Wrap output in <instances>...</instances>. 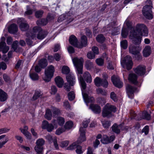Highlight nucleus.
Here are the masks:
<instances>
[{"mask_svg": "<svg viewBox=\"0 0 154 154\" xmlns=\"http://www.w3.org/2000/svg\"><path fill=\"white\" fill-rule=\"evenodd\" d=\"M143 56L146 57L150 55L151 53V48L149 45L146 46L143 50Z\"/></svg>", "mask_w": 154, "mask_h": 154, "instance_id": "6ab92c4d", "label": "nucleus"}, {"mask_svg": "<svg viewBox=\"0 0 154 154\" xmlns=\"http://www.w3.org/2000/svg\"><path fill=\"white\" fill-rule=\"evenodd\" d=\"M37 24L38 25H45L47 23V21L45 19H42L40 20H38L37 21Z\"/></svg>", "mask_w": 154, "mask_h": 154, "instance_id": "a18cd8bd", "label": "nucleus"}, {"mask_svg": "<svg viewBox=\"0 0 154 154\" xmlns=\"http://www.w3.org/2000/svg\"><path fill=\"white\" fill-rule=\"evenodd\" d=\"M38 64L42 68L45 67L48 64L47 60L45 59L41 60L39 62Z\"/></svg>", "mask_w": 154, "mask_h": 154, "instance_id": "2f4dec72", "label": "nucleus"}, {"mask_svg": "<svg viewBox=\"0 0 154 154\" xmlns=\"http://www.w3.org/2000/svg\"><path fill=\"white\" fill-rule=\"evenodd\" d=\"M121 45L124 49H126L128 47V42L126 40H124L121 42Z\"/></svg>", "mask_w": 154, "mask_h": 154, "instance_id": "49530a36", "label": "nucleus"}, {"mask_svg": "<svg viewBox=\"0 0 154 154\" xmlns=\"http://www.w3.org/2000/svg\"><path fill=\"white\" fill-rule=\"evenodd\" d=\"M55 71L54 67L52 65L48 66L45 70V75L43 79L45 82H49L53 77Z\"/></svg>", "mask_w": 154, "mask_h": 154, "instance_id": "0eeeda50", "label": "nucleus"}, {"mask_svg": "<svg viewBox=\"0 0 154 154\" xmlns=\"http://www.w3.org/2000/svg\"><path fill=\"white\" fill-rule=\"evenodd\" d=\"M68 97L69 100H73L75 97L74 92L73 91H71L68 94Z\"/></svg>", "mask_w": 154, "mask_h": 154, "instance_id": "09e8293b", "label": "nucleus"}, {"mask_svg": "<svg viewBox=\"0 0 154 154\" xmlns=\"http://www.w3.org/2000/svg\"><path fill=\"white\" fill-rule=\"evenodd\" d=\"M108 82L105 79H102V85L101 86L104 87L106 88L108 86Z\"/></svg>", "mask_w": 154, "mask_h": 154, "instance_id": "774afa93", "label": "nucleus"}, {"mask_svg": "<svg viewBox=\"0 0 154 154\" xmlns=\"http://www.w3.org/2000/svg\"><path fill=\"white\" fill-rule=\"evenodd\" d=\"M76 148L77 149L76 150V152L77 154H80L83 152L84 150H82L81 146L77 145Z\"/></svg>", "mask_w": 154, "mask_h": 154, "instance_id": "5fc2aeb1", "label": "nucleus"}, {"mask_svg": "<svg viewBox=\"0 0 154 154\" xmlns=\"http://www.w3.org/2000/svg\"><path fill=\"white\" fill-rule=\"evenodd\" d=\"M101 142L103 144H106L110 143L109 137L106 135H103L101 140Z\"/></svg>", "mask_w": 154, "mask_h": 154, "instance_id": "473e14b6", "label": "nucleus"}, {"mask_svg": "<svg viewBox=\"0 0 154 154\" xmlns=\"http://www.w3.org/2000/svg\"><path fill=\"white\" fill-rule=\"evenodd\" d=\"M73 125V122L72 121H69L66 122L64 127L66 129H69L72 127Z\"/></svg>", "mask_w": 154, "mask_h": 154, "instance_id": "e433bc0d", "label": "nucleus"}, {"mask_svg": "<svg viewBox=\"0 0 154 154\" xmlns=\"http://www.w3.org/2000/svg\"><path fill=\"white\" fill-rule=\"evenodd\" d=\"M65 131L64 128H59L56 131L55 134L57 135H59Z\"/></svg>", "mask_w": 154, "mask_h": 154, "instance_id": "bf43d9fd", "label": "nucleus"}, {"mask_svg": "<svg viewBox=\"0 0 154 154\" xmlns=\"http://www.w3.org/2000/svg\"><path fill=\"white\" fill-rule=\"evenodd\" d=\"M116 111V107L110 103H107L104 106L102 111V115L104 117H110L113 116L112 112Z\"/></svg>", "mask_w": 154, "mask_h": 154, "instance_id": "7ed1b4c3", "label": "nucleus"}, {"mask_svg": "<svg viewBox=\"0 0 154 154\" xmlns=\"http://www.w3.org/2000/svg\"><path fill=\"white\" fill-rule=\"evenodd\" d=\"M9 49L8 47L6 45L5 42H1L0 43V51H2L3 53H6Z\"/></svg>", "mask_w": 154, "mask_h": 154, "instance_id": "f3484780", "label": "nucleus"}, {"mask_svg": "<svg viewBox=\"0 0 154 154\" xmlns=\"http://www.w3.org/2000/svg\"><path fill=\"white\" fill-rule=\"evenodd\" d=\"M126 89L128 97L131 99L133 98L134 93L138 91L136 88L129 84L127 85Z\"/></svg>", "mask_w": 154, "mask_h": 154, "instance_id": "9b49d317", "label": "nucleus"}, {"mask_svg": "<svg viewBox=\"0 0 154 154\" xmlns=\"http://www.w3.org/2000/svg\"><path fill=\"white\" fill-rule=\"evenodd\" d=\"M134 72L138 75L143 76L144 75L146 72L145 66L143 65H139L134 69Z\"/></svg>", "mask_w": 154, "mask_h": 154, "instance_id": "ddd939ff", "label": "nucleus"}, {"mask_svg": "<svg viewBox=\"0 0 154 154\" xmlns=\"http://www.w3.org/2000/svg\"><path fill=\"white\" fill-rule=\"evenodd\" d=\"M17 23L19 24V28L22 31H25L28 29L29 28V25L23 18H19L17 20Z\"/></svg>", "mask_w": 154, "mask_h": 154, "instance_id": "f8f14e48", "label": "nucleus"}, {"mask_svg": "<svg viewBox=\"0 0 154 154\" xmlns=\"http://www.w3.org/2000/svg\"><path fill=\"white\" fill-rule=\"evenodd\" d=\"M148 34V30L146 26L144 24H138L136 26L135 30L131 32L130 37L133 43L139 45L141 42L143 36H147Z\"/></svg>", "mask_w": 154, "mask_h": 154, "instance_id": "f257e3e1", "label": "nucleus"}, {"mask_svg": "<svg viewBox=\"0 0 154 154\" xmlns=\"http://www.w3.org/2000/svg\"><path fill=\"white\" fill-rule=\"evenodd\" d=\"M51 110L52 112L53 116L54 117H56L61 114L60 110L57 108L52 107L51 108Z\"/></svg>", "mask_w": 154, "mask_h": 154, "instance_id": "393cba45", "label": "nucleus"}, {"mask_svg": "<svg viewBox=\"0 0 154 154\" xmlns=\"http://www.w3.org/2000/svg\"><path fill=\"white\" fill-rule=\"evenodd\" d=\"M42 95V93L41 91H36L32 97V99L33 100H35L37 99Z\"/></svg>", "mask_w": 154, "mask_h": 154, "instance_id": "f704fd0d", "label": "nucleus"}, {"mask_svg": "<svg viewBox=\"0 0 154 154\" xmlns=\"http://www.w3.org/2000/svg\"><path fill=\"white\" fill-rule=\"evenodd\" d=\"M77 143L75 142L73 143L72 145H70L69 147L68 148V149H73L76 148L77 145Z\"/></svg>", "mask_w": 154, "mask_h": 154, "instance_id": "0e129e2a", "label": "nucleus"}, {"mask_svg": "<svg viewBox=\"0 0 154 154\" xmlns=\"http://www.w3.org/2000/svg\"><path fill=\"white\" fill-rule=\"evenodd\" d=\"M35 143L37 145L43 146L45 143V141L42 138L39 139L36 141Z\"/></svg>", "mask_w": 154, "mask_h": 154, "instance_id": "c03bdc74", "label": "nucleus"}, {"mask_svg": "<svg viewBox=\"0 0 154 154\" xmlns=\"http://www.w3.org/2000/svg\"><path fill=\"white\" fill-rule=\"evenodd\" d=\"M10 130L9 129L7 128H2L0 129V134L4 133H5L8 132Z\"/></svg>", "mask_w": 154, "mask_h": 154, "instance_id": "69168bd1", "label": "nucleus"}, {"mask_svg": "<svg viewBox=\"0 0 154 154\" xmlns=\"http://www.w3.org/2000/svg\"><path fill=\"white\" fill-rule=\"evenodd\" d=\"M87 57L88 58L90 59H93L95 58V54L91 52L88 53L87 54Z\"/></svg>", "mask_w": 154, "mask_h": 154, "instance_id": "6e6d98bb", "label": "nucleus"}, {"mask_svg": "<svg viewBox=\"0 0 154 154\" xmlns=\"http://www.w3.org/2000/svg\"><path fill=\"white\" fill-rule=\"evenodd\" d=\"M30 33H31V32H27L26 33V36L27 38L26 39V42L27 44L29 45H31L32 44V41L29 39L30 38H32L31 37V34Z\"/></svg>", "mask_w": 154, "mask_h": 154, "instance_id": "c756f323", "label": "nucleus"}, {"mask_svg": "<svg viewBox=\"0 0 154 154\" xmlns=\"http://www.w3.org/2000/svg\"><path fill=\"white\" fill-rule=\"evenodd\" d=\"M28 129V126H25L23 128H20V130L21 131V132L23 133L26 132H28L27 130Z\"/></svg>", "mask_w": 154, "mask_h": 154, "instance_id": "338daca9", "label": "nucleus"}, {"mask_svg": "<svg viewBox=\"0 0 154 154\" xmlns=\"http://www.w3.org/2000/svg\"><path fill=\"white\" fill-rule=\"evenodd\" d=\"M8 30V32L10 33H15L18 30V27L16 24H12L9 27Z\"/></svg>", "mask_w": 154, "mask_h": 154, "instance_id": "5701e85b", "label": "nucleus"}, {"mask_svg": "<svg viewBox=\"0 0 154 154\" xmlns=\"http://www.w3.org/2000/svg\"><path fill=\"white\" fill-rule=\"evenodd\" d=\"M70 71L69 68L66 66H63L62 68V72L63 74H67Z\"/></svg>", "mask_w": 154, "mask_h": 154, "instance_id": "ea45409f", "label": "nucleus"}, {"mask_svg": "<svg viewBox=\"0 0 154 154\" xmlns=\"http://www.w3.org/2000/svg\"><path fill=\"white\" fill-rule=\"evenodd\" d=\"M142 115L143 117V118L147 120H149L150 119V116L149 114L146 111L143 112Z\"/></svg>", "mask_w": 154, "mask_h": 154, "instance_id": "8fccbe9b", "label": "nucleus"}, {"mask_svg": "<svg viewBox=\"0 0 154 154\" xmlns=\"http://www.w3.org/2000/svg\"><path fill=\"white\" fill-rule=\"evenodd\" d=\"M121 64L123 67L125 65L127 69L128 70L130 69L133 64L131 57L128 55L127 56L124 60L121 61Z\"/></svg>", "mask_w": 154, "mask_h": 154, "instance_id": "9d476101", "label": "nucleus"}, {"mask_svg": "<svg viewBox=\"0 0 154 154\" xmlns=\"http://www.w3.org/2000/svg\"><path fill=\"white\" fill-rule=\"evenodd\" d=\"M69 143V141L67 140L63 141L61 143L60 146L62 147H64L67 146Z\"/></svg>", "mask_w": 154, "mask_h": 154, "instance_id": "13d9d810", "label": "nucleus"}, {"mask_svg": "<svg viewBox=\"0 0 154 154\" xmlns=\"http://www.w3.org/2000/svg\"><path fill=\"white\" fill-rule=\"evenodd\" d=\"M142 132L144 133L145 135L148 134L149 131V127L147 125L146 126L142 129Z\"/></svg>", "mask_w": 154, "mask_h": 154, "instance_id": "052dcab7", "label": "nucleus"}, {"mask_svg": "<svg viewBox=\"0 0 154 154\" xmlns=\"http://www.w3.org/2000/svg\"><path fill=\"white\" fill-rule=\"evenodd\" d=\"M34 70L32 69L29 72V76L31 79L33 80H37L38 79L39 77L37 74L33 71Z\"/></svg>", "mask_w": 154, "mask_h": 154, "instance_id": "b1692460", "label": "nucleus"}, {"mask_svg": "<svg viewBox=\"0 0 154 154\" xmlns=\"http://www.w3.org/2000/svg\"><path fill=\"white\" fill-rule=\"evenodd\" d=\"M83 77L87 82L90 83L92 81L91 75L88 72H86L83 75Z\"/></svg>", "mask_w": 154, "mask_h": 154, "instance_id": "aec40b11", "label": "nucleus"}, {"mask_svg": "<svg viewBox=\"0 0 154 154\" xmlns=\"http://www.w3.org/2000/svg\"><path fill=\"white\" fill-rule=\"evenodd\" d=\"M111 80L115 86L119 88L122 87V83L120 81L119 77L113 75L111 77Z\"/></svg>", "mask_w": 154, "mask_h": 154, "instance_id": "2eb2a0df", "label": "nucleus"}, {"mask_svg": "<svg viewBox=\"0 0 154 154\" xmlns=\"http://www.w3.org/2000/svg\"><path fill=\"white\" fill-rule=\"evenodd\" d=\"M97 63L99 66L102 65L104 63L103 60L101 58L97 59L96 60Z\"/></svg>", "mask_w": 154, "mask_h": 154, "instance_id": "4d7b16f0", "label": "nucleus"}, {"mask_svg": "<svg viewBox=\"0 0 154 154\" xmlns=\"http://www.w3.org/2000/svg\"><path fill=\"white\" fill-rule=\"evenodd\" d=\"M83 97L86 103H88L92 101L94 99L93 97H89L87 94L85 93H82Z\"/></svg>", "mask_w": 154, "mask_h": 154, "instance_id": "cd10ccee", "label": "nucleus"}, {"mask_svg": "<svg viewBox=\"0 0 154 154\" xmlns=\"http://www.w3.org/2000/svg\"><path fill=\"white\" fill-rule=\"evenodd\" d=\"M7 94L2 89H0V100L1 101H5L8 98Z\"/></svg>", "mask_w": 154, "mask_h": 154, "instance_id": "a878e982", "label": "nucleus"}, {"mask_svg": "<svg viewBox=\"0 0 154 154\" xmlns=\"http://www.w3.org/2000/svg\"><path fill=\"white\" fill-rule=\"evenodd\" d=\"M111 98L114 101H116L117 100V98L116 95L114 92H112L110 95Z\"/></svg>", "mask_w": 154, "mask_h": 154, "instance_id": "864d4df0", "label": "nucleus"}, {"mask_svg": "<svg viewBox=\"0 0 154 154\" xmlns=\"http://www.w3.org/2000/svg\"><path fill=\"white\" fill-rule=\"evenodd\" d=\"M121 125H118L116 124H114L112 127V131L116 134H119L120 132Z\"/></svg>", "mask_w": 154, "mask_h": 154, "instance_id": "bb28decb", "label": "nucleus"}, {"mask_svg": "<svg viewBox=\"0 0 154 154\" xmlns=\"http://www.w3.org/2000/svg\"><path fill=\"white\" fill-rule=\"evenodd\" d=\"M80 132V137L77 141V143L80 144L86 140L85 136V129L81 127L79 129Z\"/></svg>", "mask_w": 154, "mask_h": 154, "instance_id": "4468645a", "label": "nucleus"}, {"mask_svg": "<svg viewBox=\"0 0 154 154\" xmlns=\"http://www.w3.org/2000/svg\"><path fill=\"white\" fill-rule=\"evenodd\" d=\"M44 13V11L41 10L36 11L35 12V16L37 18H39L42 17Z\"/></svg>", "mask_w": 154, "mask_h": 154, "instance_id": "4c0bfd02", "label": "nucleus"}, {"mask_svg": "<svg viewBox=\"0 0 154 154\" xmlns=\"http://www.w3.org/2000/svg\"><path fill=\"white\" fill-rule=\"evenodd\" d=\"M98 103L101 104L102 105H104L106 103V99L104 98L99 97L97 99Z\"/></svg>", "mask_w": 154, "mask_h": 154, "instance_id": "de8ad7c7", "label": "nucleus"}, {"mask_svg": "<svg viewBox=\"0 0 154 154\" xmlns=\"http://www.w3.org/2000/svg\"><path fill=\"white\" fill-rule=\"evenodd\" d=\"M129 51L130 53L135 55H137V59H141L142 57L140 54L141 48L139 46H135L134 45H131L129 47Z\"/></svg>", "mask_w": 154, "mask_h": 154, "instance_id": "1a4fd4ad", "label": "nucleus"}, {"mask_svg": "<svg viewBox=\"0 0 154 154\" xmlns=\"http://www.w3.org/2000/svg\"><path fill=\"white\" fill-rule=\"evenodd\" d=\"M63 106L67 109H70V106L67 101H65L63 102Z\"/></svg>", "mask_w": 154, "mask_h": 154, "instance_id": "e2e57ef3", "label": "nucleus"}, {"mask_svg": "<svg viewBox=\"0 0 154 154\" xmlns=\"http://www.w3.org/2000/svg\"><path fill=\"white\" fill-rule=\"evenodd\" d=\"M146 2L149 3V5H146L143 7L142 10L143 14L146 18L149 19H151L153 18L152 11V6L151 5L152 2L149 0H147Z\"/></svg>", "mask_w": 154, "mask_h": 154, "instance_id": "39448f33", "label": "nucleus"}, {"mask_svg": "<svg viewBox=\"0 0 154 154\" xmlns=\"http://www.w3.org/2000/svg\"><path fill=\"white\" fill-rule=\"evenodd\" d=\"M66 79L70 86H73L75 84V79L74 76L73 74H69L67 75Z\"/></svg>", "mask_w": 154, "mask_h": 154, "instance_id": "a211bd4d", "label": "nucleus"}, {"mask_svg": "<svg viewBox=\"0 0 154 154\" xmlns=\"http://www.w3.org/2000/svg\"><path fill=\"white\" fill-rule=\"evenodd\" d=\"M128 31L127 29L125 28H123L122 29V36L124 38H125L128 35Z\"/></svg>", "mask_w": 154, "mask_h": 154, "instance_id": "3c124183", "label": "nucleus"}, {"mask_svg": "<svg viewBox=\"0 0 154 154\" xmlns=\"http://www.w3.org/2000/svg\"><path fill=\"white\" fill-rule=\"evenodd\" d=\"M90 122V120L89 119H86L84 120L82 123V125L83 126V128L82 127V128H86L88 127V124Z\"/></svg>", "mask_w": 154, "mask_h": 154, "instance_id": "603ef678", "label": "nucleus"}, {"mask_svg": "<svg viewBox=\"0 0 154 154\" xmlns=\"http://www.w3.org/2000/svg\"><path fill=\"white\" fill-rule=\"evenodd\" d=\"M79 80L82 88L84 90L86 88V85L85 81L82 76H80Z\"/></svg>", "mask_w": 154, "mask_h": 154, "instance_id": "58836bf2", "label": "nucleus"}, {"mask_svg": "<svg viewBox=\"0 0 154 154\" xmlns=\"http://www.w3.org/2000/svg\"><path fill=\"white\" fill-rule=\"evenodd\" d=\"M56 122L57 123V125H58L60 126L63 125L65 123V120L64 118L61 117H58L57 118V120H56Z\"/></svg>", "mask_w": 154, "mask_h": 154, "instance_id": "7c9ffc66", "label": "nucleus"}, {"mask_svg": "<svg viewBox=\"0 0 154 154\" xmlns=\"http://www.w3.org/2000/svg\"><path fill=\"white\" fill-rule=\"evenodd\" d=\"M55 81L58 87L61 88L62 87L64 81L62 78L59 76H57L55 78Z\"/></svg>", "mask_w": 154, "mask_h": 154, "instance_id": "4be33fe9", "label": "nucleus"}, {"mask_svg": "<svg viewBox=\"0 0 154 154\" xmlns=\"http://www.w3.org/2000/svg\"><path fill=\"white\" fill-rule=\"evenodd\" d=\"M102 79L98 77H96L94 80L95 85L97 87H99L102 85Z\"/></svg>", "mask_w": 154, "mask_h": 154, "instance_id": "72a5a7b5", "label": "nucleus"}, {"mask_svg": "<svg viewBox=\"0 0 154 154\" xmlns=\"http://www.w3.org/2000/svg\"><path fill=\"white\" fill-rule=\"evenodd\" d=\"M96 39L98 42L102 43L105 40V38L102 35L100 34L97 37Z\"/></svg>", "mask_w": 154, "mask_h": 154, "instance_id": "37998d69", "label": "nucleus"}, {"mask_svg": "<svg viewBox=\"0 0 154 154\" xmlns=\"http://www.w3.org/2000/svg\"><path fill=\"white\" fill-rule=\"evenodd\" d=\"M57 127V123L56 122L55 119L53 120L52 123L49 124L47 121L45 120L44 121L42 122V128L44 129H46L48 132H51L54 128H56Z\"/></svg>", "mask_w": 154, "mask_h": 154, "instance_id": "6e6552de", "label": "nucleus"}, {"mask_svg": "<svg viewBox=\"0 0 154 154\" xmlns=\"http://www.w3.org/2000/svg\"><path fill=\"white\" fill-rule=\"evenodd\" d=\"M72 62L74 66H75L78 73L79 74H82L84 62L83 58L75 57L72 59Z\"/></svg>", "mask_w": 154, "mask_h": 154, "instance_id": "423d86ee", "label": "nucleus"}, {"mask_svg": "<svg viewBox=\"0 0 154 154\" xmlns=\"http://www.w3.org/2000/svg\"><path fill=\"white\" fill-rule=\"evenodd\" d=\"M137 79V76L135 74L131 73L129 74L128 77V80L135 85H137L138 83Z\"/></svg>", "mask_w": 154, "mask_h": 154, "instance_id": "dca6fc26", "label": "nucleus"}, {"mask_svg": "<svg viewBox=\"0 0 154 154\" xmlns=\"http://www.w3.org/2000/svg\"><path fill=\"white\" fill-rule=\"evenodd\" d=\"M90 108L95 113H99L101 112V108L98 105L96 104H91Z\"/></svg>", "mask_w": 154, "mask_h": 154, "instance_id": "412c9836", "label": "nucleus"}, {"mask_svg": "<svg viewBox=\"0 0 154 154\" xmlns=\"http://www.w3.org/2000/svg\"><path fill=\"white\" fill-rule=\"evenodd\" d=\"M51 110L49 109H47L45 114V118L48 120H51L52 116Z\"/></svg>", "mask_w": 154, "mask_h": 154, "instance_id": "c85d7f7f", "label": "nucleus"}, {"mask_svg": "<svg viewBox=\"0 0 154 154\" xmlns=\"http://www.w3.org/2000/svg\"><path fill=\"white\" fill-rule=\"evenodd\" d=\"M75 40V42L77 41V39L76 37L74 35H72L70 37L69 39V41L70 44L72 45H73L75 47L79 48H82L83 46H85L87 44V39L86 36L85 35H83L81 38V44H79L77 45L75 43L72 42L71 41L72 39Z\"/></svg>", "mask_w": 154, "mask_h": 154, "instance_id": "20e7f679", "label": "nucleus"}, {"mask_svg": "<svg viewBox=\"0 0 154 154\" xmlns=\"http://www.w3.org/2000/svg\"><path fill=\"white\" fill-rule=\"evenodd\" d=\"M9 140V138L8 137H6L5 138V141H1L0 142V149Z\"/></svg>", "mask_w": 154, "mask_h": 154, "instance_id": "680f3d73", "label": "nucleus"}, {"mask_svg": "<svg viewBox=\"0 0 154 154\" xmlns=\"http://www.w3.org/2000/svg\"><path fill=\"white\" fill-rule=\"evenodd\" d=\"M103 127L105 128H108L111 125V122L109 121L104 120L102 122Z\"/></svg>", "mask_w": 154, "mask_h": 154, "instance_id": "c9c22d12", "label": "nucleus"}, {"mask_svg": "<svg viewBox=\"0 0 154 154\" xmlns=\"http://www.w3.org/2000/svg\"><path fill=\"white\" fill-rule=\"evenodd\" d=\"M85 66L88 69H90L93 67V64L90 61H87L86 62Z\"/></svg>", "mask_w": 154, "mask_h": 154, "instance_id": "a19ab883", "label": "nucleus"}, {"mask_svg": "<svg viewBox=\"0 0 154 154\" xmlns=\"http://www.w3.org/2000/svg\"><path fill=\"white\" fill-rule=\"evenodd\" d=\"M32 39H36L37 38L39 39H42L45 38L47 34L46 32L42 30L41 28L38 26L33 27L32 31L30 33Z\"/></svg>", "mask_w": 154, "mask_h": 154, "instance_id": "f03ea898", "label": "nucleus"}, {"mask_svg": "<svg viewBox=\"0 0 154 154\" xmlns=\"http://www.w3.org/2000/svg\"><path fill=\"white\" fill-rule=\"evenodd\" d=\"M34 149L37 153L42 152L43 147L41 146L36 145Z\"/></svg>", "mask_w": 154, "mask_h": 154, "instance_id": "79ce46f5", "label": "nucleus"}]
</instances>
